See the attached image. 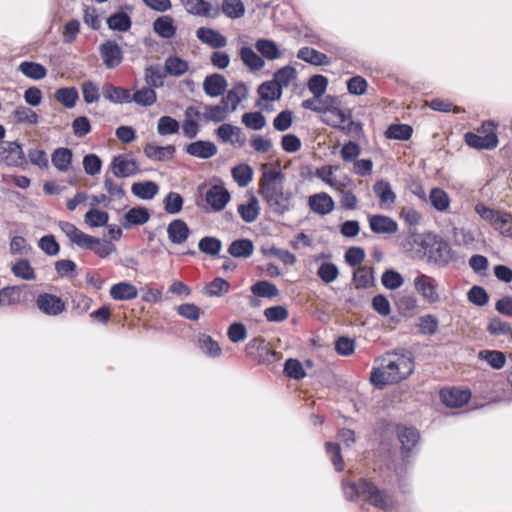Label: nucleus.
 Returning a JSON list of instances; mask_svg holds the SVG:
<instances>
[{"label": "nucleus", "instance_id": "6ab92c4d", "mask_svg": "<svg viewBox=\"0 0 512 512\" xmlns=\"http://www.w3.org/2000/svg\"><path fill=\"white\" fill-rule=\"evenodd\" d=\"M308 204L310 209L319 215H327L334 209L333 199L324 192L310 196Z\"/></svg>", "mask_w": 512, "mask_h": 512}, {"label": "nucleus", "instance_id": "9b49d317", "mask_svg": "<svg viewBox=\"0 0 512 512\" xmlns=\"http://www.w3.org/2000/svg\"><path fill=\"white\" fill-rule=\"evenodd\" d=\"M215 134L222 143H229L231 145L237 144L240 147L245 144V137L242 134V130L237 126L224 123L216 129Z\"/></svg>", "mask_w": 512, "mask_h": 512}, {"label": "nucleus", "instance_id": "680f3d73", "mask_svg": "<svg viewBox=\"0 0 512 512\" xmlns=\"http://www.w3.org/2000/svg\"><path fill=\"white\" fill-rule=\"evenodd\" d=\"M412 128L406 124L391 125L385 135L389 139L408 140L412 135Z\"/></svg>", "mask_w": 512, "mask_h": 512}, {"label": "nucleus", "instance_id": "5701e85b", "mask_svg": "<svg viewBox=\"0 0 512 512\" xmlns=\"http://www.w3.org/2000/svg\"><path fill=\"white\" fill-rule=\"evenodd\" d=\"M150 219V214L145 207H133L126 214L121 222L125 229H129L132 226L143 225Z\"/></svg>", "mask_w": 512, "mask_h": 512}, {"label": "nucleus", "instance_id": "de8ad7c7", "mask_svg": "<svg viewBox=\"0 0 512 512\" xmlns=\"http://www.w3.org/2000/svg\"><path fill=\"white\" fill-rule=\"evenodd\" d=\"M109 220V215L105 211L95 208L90 209L84 215V222L90 227L105 226Z\"/></svg>", "mask_w": 512, "mask_h": 512}, {"label": "nucleus", "instance_id": "aec40b11", "mask_svg": "<svg viewBox=\"0 0 512 512\" xmlns=\"http://www.w3.org/2000/svg\"><path fill=\"white\" fill-rule=\"evenodd\" d=\"M227 87V80L218 73L207 76L203 82V90L210 97L222 95Z\"/></svg>", "mask_w": 512, "mask_h": 512}, {"label": "nucleus", "instance_id": "423d86ee", "mask_svg": "<svg viewBox=\"0 0 512 512\" xmlns=\"http://www.w3.org/2000/svg\"><path fill=\"white\" fill-rule=\"evenodd\" d=\"M36 305L46 315L57 316L65 310L64 301L53 294L42 293L37 296Z\"/></svg>", "mask_w": 512, "mask_h": 512}, {"label": "nucleus", "instance_id": "79ce46f5", "mask_svg": "<svg viewBox=\"0 0 512 512\" xmlns=\"http://www.w3.org/2000/svg\"><path fill=\"white\" fill-rule=\"evenodd\" d=\"M78 98V92L74 87L60 88L55 92V99L68 109L75 106Z\"/></svg>", "mask_w": 512, "mask_h": 512}, {"label": "nucleus", "instance_id": "412c9836", "mask_svg": "<svg viewBox=\"0 0 512 512\" xmlns=\"http://www.w3.org/2000/svg\"><path fill=\"white\" fill-rule=\"evenodd\" d=\"M371 230L376 234H393L397 231V223L384 215H373L369 218Z\"/></svg>", "mask_w": 512, "mask_h": 512}, {"label": "nucleus", "instance_id": "4be33fe9", "mask_svg": "<svg viewBox=\"0 0 512 512\" xmlns=\"http://www.w3.org/2000/svg\"><path fill=\"white\" fill-rule=\"evenodd\" d=\"M167 234L173 244L180 245L188 239L190 229L186 222L181 219H175L168 225Z\"/></svg>", "mask_w": 512, "mask_h": 512}, {"label": "nucleus", "instance_id": "f8f14e48", "mask_svg": "<svg viewBox=\"0 0 512 512\" xmlns=\"http://www.w3.org/2000/svg\"><path fill=\"white\" fill-rule=\"evenodd\" d=\"M397 436L401 443L402 457L405 460L410 456V452L418 443L419 433L411 427H398Z\"/></svg>", "mask_w": 512, "mask_h": 512}, {"label": "nucleus", "instance_id": "052dcab7", "mask_svg": "<svg viewBox=\"0 0 512 512\" xmlns=\"http://www.w3.org/2000/svg\"><path fill=\"white\" fill-rule=\"evenodd\" d=\"M381 282L385 288L396 290L403 285L404 278L397 271L388 269L383 273Z\"/></svg>", "mask_w": 512, "mask_h": 512}, {"label": "nucleus", "instance_id": "e433bc0d", "mask_svg": "<svg viewBox=\"0 0 512 512\" xmlns=\"http://www.w3.org/2000/svg\"><path fill=\"white\" fill-rule=\"evenodd\" d=\"M19 71L33 80L43 79L47 74V69L42 64L30 61L22 62L19 65Z\"/></svg>", "mask_w": 512, "mask_h": 512}, {"label": "nucleus", "instance_id": "f03ea898", "mask_svg": "<svg viewBox=\"0 0 512 512\" xmlns=\"http://www.w3.org/2000/svg\"><path fill=\"white\" fill-rule=\"evenodd\" d=\"M259 195L275 214L283 215L293 208V194L284 187V175L279 170L263 172L259 181Z\"/></svg>", "mask_w": 512, "mask_h": 512}, {"label": "nucleus", "instance_id": "72a5a7b5", "mask_svg": "<svg viewBox=\"0 0 512 512\" xmlns=\"http://www.w3.org/2000/svg\"><path fill=\"white\" fill-rule=\"evenodd\" d=\"M158 185L152 181L137 182L132 184V193L144 200L152 199L158 193Z\"/></svg>", "mask_w": 512, "mask_h": 512}, {"label": "nucleus", "instance_id": "473e14b6", "mask_svg": "<svg viewBox=\"0 0 512 512\" xmlns=\"http://www.w3.org/2000/svg\"><path fill=\"white\" fill-rule=\"evenodd\" d=\"M253 251L254 245L249 239L235 240L228 248V253L236 258H248L253 254Z\"/></svg>", "mask_w": 512, "mask_h": 512}, {"label": "nucleus", "instance_id": "6e6552de", "mask_svg": "<svg viewBox=\"0 0 512 512\" xmlns=\"http://www.w3.org/2000/svg\"><path fill=\"white\" fill-rule=\"evenodd\" d=\"M111 171L118 178H127L139 172V166L134 159L124 155L115 156L111 162Z\"/></svg>", "mask_w": 512, "mask_h": 512}, {"label": "nucleus", "instance_id": "1a4fd4ad", "mask_svg": "<svg viewBox=\"0 0 512 512\" xmlns=\"http://www.w3.org/2000/svg\"><path fill=\"white\" fill-rule=\"evenodd\" d=\"M230 200L227 189L221 185H213L205 194V201L212 211L218 212L225 208Z\"/></svg>", "mask_w": 512, "mask_h": 512}, {"label": "nucleus", "instance_id": "603ef678", "mask_svg": "<svg viewBox=\"0 0 512 512\" xmlns=\"http://www.w3.org/2000/svg\"><path fill=\"white\" fill-rule=\"evenodd\" d=\"M198 248L202 253L215 256L219 254L222 248V243L216 237L206 236L200 239Z\"/></svg>", "mask_w": 512, "mask_h": 512}, {"label": "nucleus", "instance_id": "b1692460", "mask_svg": "<svg viewBox=\"0 0 512 512\" xmlns=\"http://www.w3.org/2000/svg\"><path fill=\"white\" fill-rule=\"evenodd\" d=\"M101 93L103 97L111 103H129L131 102L130 90L116 87L110 83L102 86Z\"/></svg>", "mask_w": 512, "mask_h": 512}, {"label": "nucleus", "instance_id": "e2e57ef3", "mask_svg": "<svg viewBox=\"0 0 512 512\" xmlns=\"http://www.w3.org/2000/svg\"><path fill=\"white\" fill-rule=\"evenodd\" d=\"M297 71L291 66H285L274 74V82L282 89L287 87L296 78Z\"/></svg>", "mask_w": 512, "mask_h": 512}, {"label": "nucleus", "instance_id": "c85d7f7f", "mask_svg": "<svg viewBox=\"0 0 512 512\" xmlns=\"http://www.w3.org/2000/svg\"><path fill=\"white\" fill-rule=\"evenodd\" d=\"M110 295L115 300H132L137 297L138 291L131 283L120 282L111 287Z\"/></svg>", "mask_w": 512, "mask_h": 512}, {"label": "nucleus", "instance_id": "bf43d9fd", "mask_svg": "<svg viewBox=\"0 0 512 512\" xmlns=\"http://www.w3.org/2000/svg\"><path fill=\"white\" fill-rule=\"evenodd\" d=\"M232 176L240 187H245L252 181L253 171L248 165H238L232 169Z\"/></svg>", "mask_w": 512, "mask_h": 512}, {"label": "nucleus", "instance_id": "9d476101", "mask_svg": "<svg viewBox=\"0 0 512 512\" xmlns=\"http://www.w3.org/2000/svg\"><path fill=\"white\" fill-rule=\"evenodd\" d=\"M99 52L104 65L113 69L122 62V50L114 41H106L99 47Z\"/></svg>", "mask_w": 512, "mask_h": 512}, {"label": "nucleus", "instance_id": "4c0bfd02", "mask_svg": "<svg viewBox=\"0 0 512 512\" xmlns=\"http://www.w3.org/2000/svg\"><path fill=\"white\" fill-rule=\"evenodd\" d=\"M203 108V117L207 122H221L227 118L230 112L222 102L219 105H204Z\"/></svg>", "mask_w": 512, "mask_h": 512}, {"label": "nucleus", "instance_id": "393cba45", "mask_svg": "<svg viewBox=\"0 0 512 512\" xmlns=\"http://www.w3.org/2000/svg\"><path fill=\"white\" fill-rule=\"evenodd\" d=\"M373 191L378 197L380 205L382 207H391L396 200V195L392 190L389 182L385 180L377 181L373 186Z\"/></svg>", "mask_w": 512, "mask_h": 512}, {"label": "nucleus", "instance_id": "7ed1b4c3", "mask_svg": "<svg viewBox=\"0 0 512 512\" xmlns=\"http://www.w3.org/2000/svg\"><path fill=\"white\" fill-rule=\"evenodd\" d=\"M342 489L349 500L361 499L383 510L393 506L392 496L378 489L374 482H343Z\"/></svg>", "mask_w": 512, "mask_h": 512}, {"label": "nucleus", "instance_id": "a18cd8bd", "mask_svg": "<svg viewBox=\"0 0 512 512\" xmlns=\"http://www.w3.org/2000/svg\"><path fill=\"white\" fill-rule=\"evenodd\" d=\"M258 94L262 100H277L282 95V89L274 82L267 81L258 87Z\"/></svg>", "mask_w": 512, "mask_h": 512}, {"label": "nucleus", "instance_id": "a878e982", "mask_svg": "<svg viewBox=\"0 0 512 512\" xmlns=\"http://www.w3.org/2000/svg\"><path fill=\"white\" fill-rule=\"evenodd\" d=\"M246 95V86L243 83H238L227 92L221 102L229 109L230 112H233L236 110L239 103L246 98Z\"/></svg>", "mask_w": 512, "mask_h": 512}, {"label": "nucleus", "instance_id": "c756f323", "mask_svg": "<svg viewBox=\"0 0 512 512\" xmlns=\"http://www.w3.org/2000/svg\"><path fill=\"white\" fill-rule=\"evenodd\" d=\"M431 257L438 264H447L453 259V252L447 242L439 240L432 246Z\"/></svg>", "mask_w": 512, "mask_h": 512}, {"label": "nucleus", "instance_id": "2eb2a0df", "mask_svg": "<svg viewBox=\"0 0 512 512\" xmlns=\"http://www.w3.org/2000/svg\"><path fill=\"white\" fill-rule=\"evenodd\" d=\"M186 152L200 159H209L217 154V146L211 141L199 140L186 146Z\"/></svg>", "mask_w": 512, "mask_h": 512}, {"label": "nucleus", "instance_id": "0e129e2a", "mask_svg": "<svg viewBox=\"0 0 512 512\" xmlns=\"http://www.w3.org/2000/svg\"><path fill=\"white\" fill-rule=\"evenodd\" d=\"M199 348L209 357H218L221 355V348L219 344L208 335L200 336Z\"/></svg>", "mask_w": 512, "mask_h": 512}, {"label": "nucleus", "instance_id": "6e6d98bb", "mask_svg": "<svg viewBox=\"0 0 512 512\" xmlns=\"http://www.w3.org/2000/svg\"><path fill=\"white\" fill-rule=\"evenodd\" d=\"M179 128V122L170 116H162L158 120L157 132L159 135L165 136L176 134L178 133Z\"/></svg>", "mask_w": 512, "mask_h": 512}, {"label": "nucleus", "instance_id": "4468645a", "mask_svg": "<svg viewBox=\"0 0 512 512\" xmlns=\"http://www.w3.org/2000/svg\"><path fill=\"white\" fill-rule=\"evenodd\" d=\"M465 141L466 143L473 148L478 149H493L498 144V139L496 133H490V134H480L478 131L477 133L468 132L465 134Z\"/></svg>", "mask_w": 512, "mask_h": 512}, {"label": "nucleus", "instance_id": "69168bd1", "mask_svg": "<svg viewBox=\"0 0 512 512\" xmlns=\"http://www.w3.org/2000/svg\"><path fill=\"white\" fill-rule=\"evenodd\" d=\"M243 124L252 130H261L266 125V119L260 112H249L242 115Z\"/></svg>", "mask_w": 512, "mask_h": 512}, {"label": "nucleus", "instance_id": "2f4dec72", "mask_svg": "<svg viewBox=\"0 0 512 512\" xmlns=\"http://www.w3.org/2000/svg\"><path fill=\"white\" fill-rule=\"evenodd\" d=\"M297 57L312 65L319 66L329 64L326 54L310 47L301 48L297 53Z\"/></svg>", "mask_w": 512, "mask_h": 512}, {"label": "nucleus", "instance_id": "cd10ccee", "mask_svg": "<svg viewBox=\"0 0 512 512\" xmlns=\"http://www.w3.org/2000/svg\"><path fill=\"white\" fill-rule=\"evenodd\" d=\"M240 58L243 64L250 71H259L261 70L265 62L261 56H259L251 47L243 46L239 51Z\"/></svg>", "mask_w": 512, "mask_h": 512}, {"label": "nucleus", "instance_id": "bb28decb", "mask_svg": "<svg viewBox=\"0 0 512 512\" xmlns=\"http://www.w3.org/2000/svg\"><path fill=\"white\" fill-rule=\"evenodd\" d=\"M237 210L243 221L246 223H252L259 216V201L254 195H250L247 203L238 205Z\"/></svg>", "mask_w": 512, "mask_h": 512}, {"label": "nucleus", "instance_id": "ea45409f", "mask_svg": "<svg viewBox=\"0 0 512 512\" xmlns=\"http://www.w3.org/2000/svg\"><path fill=\"white\" fill-rule=\"evenodd\" d=\"M154 31L161 37L169 39L175 35L176 28L170 16H162L154 21Z\"/></svg>", "mask_w": 512, "mask_h": 512}, {"label": "nucleus", "instance_id": "c9c22d12", "mask_svg": "<svg viewBox=\"0 0 512 512\" xmlns=\"http://www.w3.org/2000/svg\"><path fill=\"white\" fill-rule=\"evenodd\" d=\"M478 358L487 362L493 369L496 370L503 368L506 363L505 354L498 350H481L478 353Z\"/></svg>", "mask_w": 512, "mask_h": 512}, {"label": "nucleus", "instance_id": "3c124183", "mask_svg": "<svg viewBox=\"0 0 512 512\" xmlns=\"http://www.w3.org/2000/svg\"><path fill=\"white\" fill-rule=\"evenodd\" d=\"M165 72L158 65H152L145 69V81L149 87H161Z\"/></svg>", "mask_w": 512, "mask_h": 512}, {"label": "nucleus", "instance_id": "ddd939ff", "mask_svg": "<svg viewBox=\"0 0 512 512\" xmlns=\"http://www.w3.org/2000/svg\"><path fill=\"white\" fill-rule=\"evenodd\" d=\"M196 37L204 44L220 49L227 45V39L219 31L212 28L200 27L196 31Z\"/></svg>", "mask_w": 512, "mask_h": 512}, {"label": "nucleus", "instance_id": "774afa93", "mask_svg": "<svg viewBox=\"0 0 512 512\" xmlns=\"http://www.w3.org/2000/svg\"><path fill=\"white\" fill-rule=\"evenodd\" d=\"M493 228L503 236L512 238V215L502 212Z\"/></svg>", "mask_w": 512, "mask_h": 512}, {"label": "nucleus", "instance_id": "a19ab883", "mask_svg": "<svg viewBox=\"0 0 512 512\" xmlns=\"http://www.w3.org/2000/svg\"><path fill=\"white\" fill-rule=\"evenodd\" d=\"M221 11L230 19H239L245 14V6L241 0H223Z\"/></svg>", "mask_w": 512, "mask_h": 512}, {"label": "nucleus", "instance_id": "49530a36", "mask_svg": "<svg viewBox=\"0 0 512 512\" xmlns=\"http://www.w3.org/2000/svg\"><path fill=\"white\" fill-rule=\"evenodd\" d=\"M156 100V92L151 87H143L131 95V101L141 106H151Z\"/></svg>", "mask_w": 512, "mask_h": 512}, {"label": "nucleus", "instance_id": "c03bdc74", "mask_svg": "<svg viewBox=\"0 0 512 512\" xmlns=\"http://www.w3.org/2000/svg\"><path fill=\"white\" fill-rule=\"evenodd\" d=\"M431 205L438 211H446L450 205V198L448 194L440 189L433 188L429 195Z\"/></svg>", "mask_w": 512, "mask_h": 512}, {"label": "nucleus", "instance_id": "58836bf2", "mask_svg": "<svg viewBox=\"0 0 512 512\" xmlns=\"http://www.w3.org/2000/svg\"><path fill=\"white\" fill-rule=\"evenodd\" d=\"M187 61L178 56H170L165 61V71L167 74L180 77L188 71Z\"/></svg>", "mask_w": 512, "mask_h": 512}, {"label": "nucleus", "instance_id": "8fccbe9b", "mask_svg": "<svg viewBox=\"0 0 512 512\" xmlns=\"http://www.w3.org/2000/svg\"><path fill=\"white\" fill-rule=\"evenodd\" d=\"M251 292L258 297H276L279 294L278 288L265 280L258 281L251 286Z\"/></svg>", "mask_w": 512, "mask_h": 512}, {"label": "nucleus", "instance_id": "338daca9", "mask_svg": "<svg viewBox=\"0 0 512 512\" xmlns=\"http://www.w3.org/2000/svg\"><path fill=\"white\" fill-rule=\"evenodd\" d=\"M183 198L179 193L170 192L164 199V209L168 214H177L182 210Z\"/></svg>", "mask_w": 512, "mask_h": 512}, {"label": "nucleus", "instance_id": "5fc2aeb1", "mask_svg": "<svg viewBox=\"0 0 512 512\" xmlns=\"http://www.w3.org/2000/svg\"><path fill=\"white\" fill-rule=\"evenodd\" d=\"M230 284L223 278H215L205 287V294L210 297H219L229 292Z\"/></svg>", "mask_w": 512, "mask_h": 512}, {"label": "nucleus", "instance_id": "dca6fc26", "mask_svg": "<svg viewBox=\"0 0 512 512\" xmlns=\"http://www.w3.org/2000/svg\"><path fill=\"white\" fill-rule=\"evenodd\" d=\"M188 13L202 17H218L219 10H213L212 5L204 0H181Z\"/></svg>", "mask_w": 512, "mask_h": 512}, {"label": "nucleus", "instance_id": "7c9ffc66", "mask_svg": "<svg viewBox=\"0 0 512 512\" xmlns=\"http://www.w3.org/2000/svg\"><path fill=\"white\" fill-rule=\"evenodd\" d=\"M11 118L17 124L36 125L39 121L38 114L31 108L20 105L15 108Z\"/></svg>", "mask_w": 512, "mask_h": 512}, {"label": "nucleus", "instance_id": "20e7f679", "mask_svg": "<svg viewBox=\"0 0 512 512\" xmlns=\"http://www.w3.org/2000/svg\"><path fill=\"white\" fill-rule=\"evenodd\" d=\"M59 228L71 243L82 249L92 250L101 258H105L115 251V245L112 242L90 236L70 222H59Z\"/></svg>", "mask_w": 512, "mask_h": 512}, {"label": "nucleus", "instance_id": "f3484780", "mask_svg": "<svg viewBox=\"0 0 512 512\" xmlns=\"http://www.w3.org/2000/svg\"><path fill=\"white\" fill-rule=\"evenodd\" d=\"M440 396L446 406L461 407L469 401L471 394L467 390L452 388L442 390Z\"/></svg>", "mask_w": 512, "mask_h": 512}, {"label": "nucleus", "instance_id": "f257e3e1", "mask_svg": "<svg viewBox=\"0 0 512 512\" xmlns=\"http://www.w3.org/2000/svg\"><path fill=\"white\" fill-rule=\"evenodd\" d=\"M414 370V362L411 354L387 353L380 359V364L371 371L370 381L378 387L396 384L406 379Z\"/></svg>", "mask_w": 512, "mask_h": 512}, {"label": "nucleus", "instance_id": "f704fd0d", "mask_svg": "<svg viewBox=\"0 0 512 512\" xmlns=\"http://www.w3.org/2000/svg\"><path fill=\"white\" fill-rule=\"evenodd\" d=\"M258 52L268 60H275L281 57L277 44L270 39H258L255 43Z\"/></svg>", "mask_w": 512, "mask_h": 512}, {"label": "nucleus", "instance_id": "37998d69", "mask_svg": "<svg viewBox=\"0 0 512 512\" xmlns=\"http://www.w3.org/2000/svg\"><path fill=\"white\" fill-rule=\"evenodd\" d=\"M52 163L59 171H67L71 161L72 152L68 148H58L52 154Z\"/></svg>", "mask_w": 512, "mask_h": 512}, {"label": "nucleus", "instance_id": "0eeeda50", "mask_svg": "<svg viewBox=\"0 0 512 512\" xmlns=\"http://www.w3.org/2000/svg\"><path fill=\"white\" fill-rule=\"evenodd\" d=\"M0 155L8 166L20 167L26 163L25 154L18 142H3Z\"/></svg>", "mask_w": 512, "mask_h": 512}, {"label": "nucleus", "instance_id": "39448f33", "mask_svg": "<svg viewBox=\"0 0 512 512\" xmlns=\"http://www.w3.org/2000/svg\"><path fill=\"white\" fill-rule=\"evenodd\" d=\"M413 284L415 290L426 302L433 304L439 301L438 282L434 278L420 274L415 277Z\"/></svg>", "mask_w": 512, "mask_h": 512}, {"label": "nucleus", "instance_id": "a211bd4d", "mask_svg": "<svg viewBox=\"0 0 512 512\" xmlns=\"http://www.w3.org/2000/svg\"><path fill=\"white\" fill-rule=\"evenodd\" d=\"M176 148L173 145L158 146L148 143L144 147V154L152 161H169L173 159Z\"/></svg>", "mask_w": 512, "mask_h": 512}, {"label": "nucleus", "instance_id": "4d7b16f0", "mask_svg": "<svg viewBox=\"0 0 512 512\" xmlns=\"http://www.w3.org/2000/svg\"><path fill=\"white\" fill-rule=\"evenodd\" d=\"M107 24L112 30L127 31L131 27V19L126 13L119 12L111 15L107 19Z\"/></svg>", "mask_w": 512, "mask_h": 512}, {"label": "nucleus", "instance_id": "09e8293b", "mask_svg": "<svg viewBox=\"0 0 512 512\" xmlns=\"http://www.w3.org/2000/svg\"><path fill=\"white\" fill-rule=\"evenodd\" d=\"M373 269L367 266L359 267L353 274L356 288H367L373 282Z\"/></svg>", "mask_w": 512, "mask_h": 512}, {"label": "nucleus", "instance_id": "864d4df0", "mask_svg": "<svg viewBox=\"0 0 512 512\" xmlns=\"http://www.w3.org/2000/svg\"><path fill=\"white\" fill-rule=\"evenodd\" d=\"M307 86L316 98H321L327 90L328 79L323 75H314L309 79Z\"/></svg>", "mask_w": 512, "mask_h": 512}, {"label": "nucleus", "instance_id": "13d9d810", "mask_svg": "<svg viewBox=\"0 0 512 512\" xmlns=\"http://www.w3.org/2000/svg\"><path fill=\"white\" fill-rule=\"evenodd\" d=\"M12 272L16 277L21 278L23 280H34L36 278L34 269L31 267L29 261L26 259H22L16 262L12 266Z\"/></svg>", "mask_w": 512, "mask_h": 512}]
</instances>
